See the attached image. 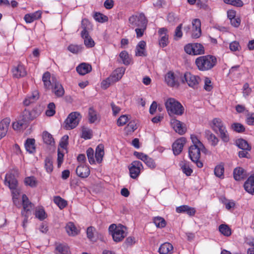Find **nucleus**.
I'll use <instances>...</instances> for the list:
<instances>
[{
    "instance_id": "4",
    "label": "nucleus",
    "mask_w": 254,
    "mask_h": 254,
    "mask_svg": "<svg viewBox=\"0 0 254 254\" xmlns=\"http://www.w3.org/2000/svg\"><path fill=\"white\" fill-rule=\"evenodd\" d=\"M81 119V114L78 112H73L69 114L65 120L64 127L66 129H72L79 124Z\"/></svg>"
},
{
    "instance_id": "27",
    "label": "nucleus",
    "mask_w": 254,
    "mask_h": 254,
    "mask_svg": "<svg viewBox=\"0 0 254 254\" xmlns=\"http://www.w3.org/2000/svg\"><path fill=\"white\" fill-rule=\"evenodd\" d=\"M39 98V92L37 90L34 91L31 95L27 96L24 100L23 104L25 106H29L30 104L35 102Z\"/></svg>"
},
{
    "instance_id": "3",
    "label": "nucleus",
    "mask_w": 254,
    "mask_h": 254,
    "mask_svg": "<svg viewBox=\"0 0 254 254\" xmlns=\"http://www.w3.org/2000/svg\"><path fill=\"white\" fill-rule=\"evenodd\" d=\"M109 232L115 242L122 241L127 236V228L122 224H111L109 227Z\"/></svg>"
},
{
    "instance_id": "1",
    "label": "nucleus",
    "mask_w": 254,
    "mask_h": 254,
    "mask_svg": "<svg viewBox=\"0 0 254 254\" xmlns=\"http://www.w3.org/2000/svg\"><path fill=\"white\" fill-rule=\"evenodd\" d=\"M167 112L170 116H181L185 109L182 104L174 98H168L164 102Z\"/></svg>"
},
{
    "instance_id": "45",
    "label": "nucleus",
    "mask_w": 254,
    "mask_h": 254,
    "mask_svg": "<svg viewBox=\"0 0 254 254\" xmlns=\"http://www.w3.org/2000/svg\"><path fill=\"white\" fill-rule=\"evenodd\" d=\"M54 201L61 209L64 208L67 205V201L59 196L54 198Z\"/></svg>"
},
{
    "instance_id": "28",
    "label": "nucleus",
    "mask_w": 254,
    "mask_h": 254,
    "mask_svg": "<svg viewBox=\"0 0 254 254\" xmlns=\"http://www.w3.org/2000/svg\"><path fill=\"white\" fill-rule=\"evenodd\" d=\"M125 72V68L124 67H119L117 68L110 76L114 82H116L120 80Z\"/></svg>"
},
{
    "instance_id": "34",
    "label": "nucleus",
    "mask_w": 254,
    "mask_h": 254,
    "mask_svg": "<svg viewBox=\"0 0 254 254\" xmlns=\"http://www.w3.org/2000/svg\"><path fill=\"white\" fill-rule=\"evenodd\" d=\"M81 27L83 30L81 32V35H83L89 34L88 32L92 29V26L91 23L87 19H84L81 22Z\"/></svg>"
},
{
    "instance_id": "63",
    "label": "nucleus",
    "mask_w": 254,
    "mask_h": 254,
    "mask_svg": "<svg viewBox=\"0 0 254 254\" xmlns=\"http://www.w3.org/2000/svg\"><path fill=\"white\" fill-rule=\"evenodd\" d=\"M204 88L207 91H211L213 88V84L211 80L208 77H205Z\"/></svg>"
},
{
    "instance_id": "15",
    "label": "nucleus",
    "mask_w": 254,
    "mask_h": 254,
    "mask_svg": "<svg viewBox=\"0 0 254 254\" xmlns=\"http://www.w3.org/2000/svg\"><path fill=\"white\" fill-rule=\"evenodd\" d=\"M167 32L168 30L165 28H160L158 31V33L160 37V39L159 40V45L162 47H165L167 46L169 43Z\"/></svg>"
},
{
    "instance_id": "12",
    "label": "nucleus",
    "mask_w": 254,
    "mask_h": 254,
    "mask_svg": "<svg viewBox=\"0 0 254 254\" xmlns=\"http://www.w3.org/2000/svg\"><path fill=\"white\" fill-rule=\"evenodd\" d=\"M204 147H198L195 146H190L189 148V153L190 159L191 161H196L199 159L200 151H202Z\"/></svg>"
},
{
    "instance_id": "46",
    "label": "nucleus",
    "mask_w": 254,
    "mask_h": 254,
    "mask_svg": "<svg viewBox=\"0 0 254 254\" xmlns=\"http://www.w3.org/2000/svg\"><path fill=\"white\" fill-rule=\"evenodd\" d=\"M35 215L36 217L40 220L45 219L47 216L44 208L42 207H39L36 209Z\"/></svg>"
},
{
    "instance_id": "17",
    "label": "nucleus",
    "mask_w": 254,
    "mask_h": 254,
    "mask_svg": "<svg viewBox=\"0 0 254 254\" xmlns=\"http://www.w3.org/2000/svg\"><path fill=\"white\" fill-rule=\"evenodd\" d=\"M4 184L10 189H14L18 186V182L14 176L11 173L7 174L4 180Z\"/></svg>"
},
{
    "instance_id": "6",
    "label": "nucleus",
    "mask_w": 254,
    "mask_h": 254,
    "mask_svg": "<svg viewBox=\"0 0 254 254\" xmlns=\"http://www.w3.org/2000/svg\"><path fill=\"white\" fill-rule=\"evenodd\" d=\"M130 176L132 179H136L143 169L142 163L138 161H133L128 167Z\"/></svg>"
},
{
    "instance_id": "22",
    "label": "nucleus",
    "mask_w": 254,
    "mask_h": 254,
    "mask_svg": "<svg viewBox=\"0 0 254 254\" xmlns=\"http://www.w3.org/2000/svg\"><path fill=\"white\" fill-rule=\"evenodd\" d=\"M92 70V66L90 64L87 63H82L78 65L76 67L77 72L82 75L90 72Z\"/></svg>"
},
{
    "instance_id": "50",
    "label": "nucleus",
    "mask_w": 254,
    "mask_h": 254,
    "mask_svg": "<svg viewBox=\"0 0 254 254\" xmlns=\"http://www.w3.org/2000/svg\"><path fill=\"white\" fill-rule=\"evenodd\" d=\"M57 254H69V251L67 246L60 244L56 248Z\"/></svg>"
},
{
    "instance_id": "64",
    "label": "nucleus",
    "mask_w": 254,
    "mask_h": 254,
    "mask_svg": "<svg viewBox=\"0 0 254 254\" xmlns=\"http://www.w3.org/2000/svg\"><path fill=\"white\" fill-rule=\"evenodd\" d=\"M95 231V229L92 226L88 227L86 230V234L87 238L92 241L94 239V234Z\"/></svg>"
},
{
    "instance_id": "30",
    "label": "nucleus",
    "mask_w": 254,
    "mask_h": 254,
    "mask_svg": "<svg viewBox=\"0 0 254 254\" xmlns=\"http://www.w3.org/2000/svg\"><path fill=\"white\" fill-rule=\"evenodd\" d=\"M146 43L144 41H140L136 47L135 55L136 56H145Z\"/></svg>"
},
{
    "instance_id": "54",
    "label": "nucleus",
    "mask_w": 254,
    "mask_h": 254,
    "mask_svg": "<svg viewBox=\"0 0 254 254\" xmlns=\"http://www.w3.org/2000/svg\"><path fill=\"white\" fill-rule=\"evenodd\" d=\"M68 136L67 135H64L61 139V141L60 142V147L59 148H60L61 150L63 151H66V147L68 144Z\"/></svg>"
},
{
    "instance_id": "58",
    "label": "nucleus",
    "mask_w": 254,
    "mask_h": 254,
    "mask_svg": "<svg viewBox=\"0 0 254 254\" xmlns=\"http://www.w3.org/2000/svg\"><path fill=\"white\" fill-rule=\"evenodd\" d=\"M94 19L99 22H106L108 20V18L107 16L101 13L96 12L94 15Z\"/></svg>"
},
{
    "instance_id": "49",
    "label": "nucleus",
    "mask_w": 254,
    "mask_h": 254,
    "mask_svg": "<svg viewBox=\"0 0 254 254\" xmlns=\"http://www.w3.org/2000/svg\"><path fill=\"white\" fill-rule=\"evenodd\" d=\"M45 167L48 173H51L53 170V162L52 158L48 157L45 160Z\"/></svg>"
},
{
    "instance_id": "59",
    "label": "nucleus",
    "mask_w": 254,
    "mask_h": 254,
    "mask_svg": "<svg viewBox=\"0 0 254 254\" xmlns=\"http://www.w3.org/2000/svg\"><path fill=\"white\" fill-rule=\"evenodd\" d=\"M115 83L114 80L111 78L110 76L108 77L105 80H104L101 83V87L103 89H107L111 85Z\"/></svg>"
},
{
    "instance_id": "35",
    "label": "nucleus",
    "mask_w": 254,
    "mask_h": 254,
    "mask_svg": "<svg viewBox=\"0 0 254 254\" xmlns=\"http://www.w3.org/2000/svg\"><path fill=\"white\" fill-rule=\"evenodd\" d=\"M213 128L214 130L219 131V132L226 129L225 127L224 126L222 121L219 119H214L212 121Z\"/></svg>"
},
{
    "instance_id": "42",
    "label": "nucleus",
    "mask_w": 254,
    "mask_h": 254,
    "mask_svg": "<svg viewBox=\"0 0 254 254\" xmlns=\"http://www.w3.org/2000/svg\"><path fill=\"white\" fill-rule=\"evenodd\" d=\"M81 36L84 39V43L86 47L87 48H92L94 46L95 42L89 36V34L81 35Z\"/></svg>"
},
{
    "instance_id": "32",
    "label": "nucleus",
    "mask_w": 254,
    "mask_h": 254,
    "mask_svg": "<svg viewBox=\"0 0 254 254\" xmlns=\"http://www.w3.org/2000/svg\"><path fill=\"white\" fill-rule=\"evenodd\" d=\"M53 77L51 76V74L49 72H46L43 74L42 80L46 88L49 89L53 86Z\"/></svg>"
},
{
    "instance_id": "51",
    "label": "nucleus",
    "mask_w": 254,
    "mask_h": 254,
    "mask_svg": "<svg viewBox=\"0 0 254 254\" xmlns=\"http://www.w3.org/2000/svg\"><path fill=\"white\" fill-rule=\"evenodd\" d=\"M82 134L81 137L85 139H90L92 136V131L91 129L85 127H82L81 128Z\"/></svg>"
},
{
    "instance_id": "53",
    "label": "nucleus",
    "mask_w": 254,
    "mask_h": 254,
    "mask_svg": "<svg viewBox=\"0 0 254 254\" xmlns=\"http://www.w3.org/2000/svg\"><path fill=\"white\" fill-rule=\"evenodd\" d=\"M121 103L119 102L111 103L113 115L116 116L121 111Z\"/></svg>"
},
{
    "instance_id": "21",
    "label": "nucleus",
    "mask_w": 254,
    "mask_h": 254,
    "mask_svg": "<svg viewBox=\"0 0 254 254\" xmlns=\"http://www.w3.org/2000/svg\"><path fill=\"white\" fill-rule=\"evenodd\" d=\"M245 190L248 193L254 194V174L249 177L244 185Z\"/></svg>"
},
{
    "instance_id": "47",
    "label": "nucleus",
    "mask_w": 254,
    "mask_h": 254,
    "mask_svg": "<svg viewBox=\"0 0 254 254\" xmlns=\"http://www.w3.org/2000/svg\"><path fill=\"white\" fill-rule=\"evenodd\" d=\"M220 232L224 236L229 237L231 235V229L226 224H221L219 227Z\"/></svg>"
},
{
    "instance_id": "33",
    "label": "nucleus",
    "mask_w": 254,
    "mask_h": 254,
    "mask_svg": "<svg viewBox=\"0 0 254 254\" xmlns=\"http://www.w3.org/2000/svg\"><path fill=\"white\" fill-rule=\"evenodd\" d=\"M12 195V200L14 204L17 207H20V203L18 201V196L20 194V190L18 187H15L14 189H10Z\"/></svg>"
},
{
    "instance_id": "13",
    "label": "nucleus",
    "mask_w": 254,
    "mask_h": 254,
    "mask_svg": "<svg viewBox=\"0 0 254 254\" xmlns=\"http://www.w3.org/2000/svg\"><path fill=\"white\" fill-rule=\"evenodd\" d=\"M22 202L23 210L21 212V214H28L29 212L33 209V204L30 201L25 194H23L22 196Z\"/></svg>"
},
{
    "instance_id": "24",
    "label": "nucleus",
    "mask_w": 254,
    "mask_h": 254,
    "mask_svg": "<svg viewBox=\"0 0 254 254\" xmlns=\"http://www.w3.org/2000/svg\"><path fill=\"white\" fill-rule=\"evenodd\" d=\"M234 178L237 181H241L247 177L246 172L244 169L238 167L233 172Z\"/></svg>"
},
{
    "instance_id": "11",
    "label": "nucleus",
    "mask_w": 254,
    "mask_h": 254,
    "mask_svg": "<svg viewBox=\"0 0 254 254\" xmlns=\"http://www.w3.org/2000/svg\"><path fill=\"white\" fill-rule=\"evenodd\" d=\"M166 83L170 87L178 86L179 82L175 73L172 71H169L165 76Z\"/></svg>"
},
{
    "instance_id": "16",
    "label": "nucleus",
    "mask_w": 254,
    "mask_h": 254,
    "mask_svg": "<svg viewBox=\"0 0 254 254\" xmlns=\"http://www.w3.org/2000/svg\"><path fill=\"white\" fill-rule=\"evenodd\" d=\"M185 143L186 139L184 137H181L175 141L172 145L173 150L175 155H178L182 152Z\"/></svg>"
},
{
    "instance_id": "19",
    "label": "nucleus",
    "mask_w": 254,
    "mask_h": 254,
    "mask_svg": "<svg viewBox=\"0 0 254 254\" xmlns=\"http://www.w3.org/2000/svg\"><path fill=\"white\" fill-rule=\"evenodd\" d=\"M171 125L176 132L180 134L185 133L186 129L183 126V124L179 121L173 119L171 121Z\"/></svg>"
},
{
    "instance_id": "48",
    "label": "nucleus",
    "mask_w": 254,
    "mask_h": 254,
    "mask_svg": "<svg viewBox=\"0 0 254 254\" xmlns=\"http://www.w3.org/2000/svg\"><path fill=\"white\" fill-rule=\"evenodd\" d=\"M153 222L158 228H162L166 226V222L165 219L161 217H155L153 219Z\"/></svg>"
},
{
    "instance_id": "62",
    "label": "nucleus",
    "mask_w": 254,
    "mask_h": 254,
    "mask_svg": "<svg viewBox=\"0 0 254 254\" xmlns=\"http://www.w3.org/2000/svg\"><path fill=\"white\" fill-rule=\"evenodd\" d=\"M147 25H144L142 26H140L139 27H137L135 29V31L136 34V37L138 38H139L143 36L145 31L146 29Z\"/></svg>"
},
{
    "instance_id": "36",
    "label": "nucleus",
    "mask_w": 254,
    "mask_h": 254,
    "mask_svg": "<svg viewBox=\"0 0 254 254\" xmlns=\"http://www.w3.org/2000/svg\"><path fill=\"white\" fill-rule=\"evenodd\" d=\"M95 155L97 162L99 163H101L104 155V147L103 145H99L97 147Z\"/></svg>"
},
{
    "instance_id": "41",
    "label": "nucleus",
    "mask_w": 254,
    "mask_h": 254,
    "mask_svg": "<svg viewBox=\"0 0 254 254\" xmlns=\"http://www.w3.org/2000/svg\"><path fill=\"white\" fill-rule=\"evenodd\" d=\"M193 48V55H201L204 53L203 46L199 43L192 44Z\"/></svg>"
},
{
    "instance_id": "20",
    "label": "nucleus",
    "mask_w": 254,
    "mask_h": 254,
    "mask_svg": "<svg viewBox=\"0 0 254 254\" xmlns=\"http://www.w3.org/2000/svg\"><path fill=\"white\" fill-rule=\"evenodd\" d=\"M65 230L67 234L70 236H76L80 231V230L77 228L74 224L71 222H69L66 224Z\"/></svg>"
},
{
    "instance_id": "10",
    "label": "nucleus",
    "mask_w": 254,
    "mask_h": 254,
    "mask_svg": "<svg viewBox=\"0 0 254 254\" xmlns=\"http://www.w3.org/2000/svg\"><path fill=\"white\" fill-rule=\"evenodd\" d=\"M192 38H199L201 34L200 20L197 18L194 19L192 21Z\"/></svg>"
},
{
    "instance_id": "31",
    "label": "nucleus",
    "mask_w": 254,
    "mask_h": 254,
    "mask_svg": "<svg viewBox=\"0 0 254 254\" xmlns=\"http://www.w3.org/2000/svg\"><path fill=\"white\" fill-rule=\"evenodd\" d=\"M176 211L178 213L186 212L190 216H193L195 214V210L194 208L190 207L188 205H182L176 208Z\"/></svg>"
},
{
    "instance_id": "2",
    "label": "nucleus",
    "mask_w": 254,
    "mask_h": 254,
    "mask_svg": "<svg viewBox=\"0 0 254 254\" xmlns=\"http://www.w3.org/2000/svg\"><path fill=\"white\" fill-rule=\"evenodd\" d=\"M217 63L216 58L212 55L202 56L196 59L195 64L200 71H206L213 68Z\"/></svg>"
},
{
    "instance_id": "5",
    "label": "nucleus",
    "mask_w": 254,
    "mask_h": 254,
    "mask_svg": "<svg viewBox=\"0 0 254 254\" xmlns=\"http://www.w3.org/2000/svg\"><path fill=\"white\" fill-rule=\"evenodd\" d=\"M128 21L133 27H137L147 25L148 22L146 17L142 13L131 15L129 17Z\"/></svg>"
},
{
    "instance_id": "26",
    "label": "nucleus",
    "mask_w": 254,
    "mask_h": 254,
    "mask_svg": "<svg viewBox=\"0 0 254 254\" xmlns=\"http://www.w3.org/2000/svg\"><path fill=\"white\" fill-rule=\"evenodd\" d=\"M88 118L90 123L93 124L96 122L99 121L100 117L98 113L93 108L89 109L88 113Z\"/></svg>"
},
{
    "instance_id": "25",
    "label": "nucleus",
    "mask_w": 254,
    "mask_h": 254,
    "mask_svg": "<svg viewBox=\"0 0 254 254\" xmlns=\"http://www.w3.org/2000/svg\"><path fill=\"white\" fill-rule=\"evenodd\" d=\"M13 72L14 76L17 78L25 76L27 74V71L25 67L21 64H19L14 68Z\"/></svg>"
},
{
    "instance_id": "56",
    "label": "nucleus",
    "mask_w": 254,
    "mask_h": 254,
    "mask_svg": "<svg viewBox=\"0 0 254 254\" xmlns=\"http://www.w3.org/2000/svg\"><path fill=\"white\" fill-rule=\"evenodd\" d=\"M129 121L128 116L124 115L121 116L117 120V125L119 127L125 125Z\"/></svg>"
},
{
    "instance_id": "14",
    "label": "nucleus",
    "mask_w": 254,
    "mask_h": 254,
    "mask_svg": "<svg viewBox=\"0 0 254 254\" xmlns=\"http://www.w3.org/2000/svg\"><path fill=\"white\" fill-rule=\"evenodd\" d=\"M76 173L80 178H86L90 175V170L85 164H79L76 168Z\"/></svg>"
},
{
    "instance_id": "9",
    "label": "nucleus",
    "mask_w": 254,
    "mask_h": 254,
    "mask_svg": "<svg viewBox=\"0 0 254 254\" xmlns=\"http://www.w3.org/2000/svg\"><path fill=\"white\" fill-rule=\"evenodd\" d=\"M53 86L51 87L52 92L58 97H62L64 94V90L62 85L57 81L55 77L52 78Z\"/></svg>"
},
{
    "instance_id": "60",
    "label": "nucleus",
    "mask_w": 254,
    "mask_h": 254,
    "mask_svg": "<svg viewBox=\"0 0 254 254\" xmlns=\"http://www.w3.org/2000/svg\"><path fill=\"white\" fill-rule=\"evenodd\" d=\"M87 156L89 160V162L91 164L95 163L94 160V152L92 148H89L86 151Z\"/></svg>"
},
{
    "instance_id": "18",
    "label": "nucleus",
    "mask_w": 254,
    "mask_h": 254,
    "mask_svg": "<svg viewBox=\"0 0 254 254\" xmlns=\"http://www.w3.org/2000/svg\"><path fill=\"white\" fill-rule=\"evenodd\" d=\"M10 123V120L7 118L0 122V139L6 135Z\"/></svg>"
},
{
    "instance_id": "40",
    "label": "nucleus",
    "mask_w": 254,
    "mask_h": 254,
    "mask_svg": "<svg viewBox=\"0 0 254 254\" xmlns=\"http://www.w3.org/2000/svg\"><path fill=\"white\" fill-rule=\"evenodd\" d=\"M27 125V123L22 119V116H20V119L18 121L13 123L12 127L14 130H19Z\"/></svg>"
},
{
    "instance_id": "7",
    "label": "nucleus",
    "mask_w": 254,
    "mask_h": 254,
    "mask_svg": "<svg viewBox=\"0 0 254 254\" xmlns=\"http://www.w3.org/2000/svg\"><path fill=\"white\" fill-rule=\"evenodd\" d=\"M185 77L189 86L193 88L198 87L201 80L199 76L187 72L185 73Z\"/></svg>"
},
{
    "instance_id": "52",
    "label": "nucleus",
    "mask_w": 254,
    "mask_h": 254,
    "mask_svg": "<svg viewBox=\"0 0 254 254\" xmlns=\"http://www.w3.org/2000/svg\"><path fill=\"white\" fill-rule=\"evenodd\" d=\"M24 183L26 186L35 187L37 185V181L34 177H28L25 178Z\"/></svg>"
},
{
    "instance_id": "23",
    "label": "nucleus",
    "mask_w": 254,
    "mask_h": 254,
    "mask_svg": "<svg viewBox=\"0 0 254 254\" xmlns=\"http://www.w3.org/2000/svg\"><path fill=\"white\" fill-rule=\"evenodd\" d=\"M173 249L172 244L169 243H164L160 246L158 252L160 254H172Z\"/></svg>"
},
{
    "instance_id": "39",
    "label": "nucleus",
    "mask_w": 254,
    "mask_h": 254,
    "mask_svg": "<svg viewBox=\"0 0 254 254\" xmlns=\"http://www.w3.org/2000/svg\"><path fill=\"white\" fill-rule=\"evenodd\" d=\"M237 145L242 150H251V146L248 142L243 139H239L236 141Z\"/></svg>"
},
{
    "instance_id": "44",
    "label": "nucleus",
    "mask_w": 254,
    "mask_h": 254,
    "mask_svg": "<svg viewBox=\"0 0 254 254\" xmlns=\"http://www.w3.org/2000/svg\"><path fill=\"white\" fill-rule=\"evenodd\" d=\"M224 164L221 163L217 165L214 169V174L215 176L220 178H224Z\"/></svg>"
},
{
    "instance_id": "29",
    "label": "nucleus",
    "mask_w": 254,
    "mask_h": 254,
    "mask_svg": "<svg viewBox=\"0 0 254 254\" xmlns=\"http://www.w3.org/2000/svg\"><path fill=\"white\" fill-rule=\"evenodd\" d=\"M42 12L37 11L33 13L26 14L24 16V20L27 23H31L35 20L38 19L41 17Z\"/></svg>"
},
{
    "instance_id": "61",
    "label": "nucleus",
    "mask_w": 254,
    "mask_h": 254,
    "mask_svg": "<svg viewBox=\"0 0 254 254\" xmlns=\"http://www.w3.org/2000/svg\"><path fill=\"white\" fill-rule=\"evenodd\" d=\"M55 105L54 103H50L48 106V109L46 112L47 116L51 117L55 114Z\"/></svg>"
},
{
    "instance_id": "38",
    "label": "nucleus",
    "mask_w": 254,
    "mask_h": 254,
    "mask_svg": "<svg viewBox=\"0 0 254 254\" xmlns=\"http://www.w3.org/2000/svg\"><path fill=\"white\" fill-rule=\"evenodd\" d=\"M35 141L34 139H27L25 146L27 151L30 153H33L35 151Z\"/></svg>"
},
{
    "instance_id": "37",
    "label": "nucleus",
    "mask_w": 254,
    "mask_h": 254,
    "mask_svg": "<svg viewBox=\"0 0 254 254\" xmlns=\"http://www.w3.org/2000/svg\"><path fill=\"white\" fill-rule=\"evenodd\" d=\"M43 139L44 142L50 145H54L55 141L52 135L47 131H44L43 133Z\"/></svg>"
},
{
    "instance_id": "55",
    "label": "nucleus",
    "mask_w": 254,
    "mask_h": 254,
    "mask_svg": "<svg viewBox=\"0 0 254 254\" xmlns=\"http://www.w3.org/2000/svg\"><path fill=\"white\" fill-rule=\"evenodd\" d=\"M137 129V125L134 122H130L125 128V130L127 134H130L133 132L135 129Z\"/></svg>"
},
{
    "instance_id": "8",
    "label": "nucleus",
    "mask_w": 254,
    "mask_h": 254,
    "mask_svg": "<svg viewBox=\"0 0 254 254\" xmlns=\"http://www.w3.org/2000/svg\"><path fill=\"white\" fill-rule=\"evenodd\" d=\"M40 113L36 110L33 109L31 111L25 110L21 116L24 121L28 124L29 123L37 118Z\"/></svg>"
},
{
    "instance_id": "57",
    "label": "nucleus",
    "mask_w": 254,
    "mask_h": 254,
    "mask_svg": "<svg viewBox=\"0 0 254 254\" xmlns=\"http://www.w3.org/2000/svg\"><path fill=\"white\" fill-rule=\"evenodd\" d=\"M68 50L73 54H77L81 52L82 47L81 45L71 44L68 47Z\"/></svg>"
},
{
    "instance_id": "43",
    "label": "nucleus",
    "mask_w": 254,
    "mask_h": 254,
    "mask_svg": "<svg viewBox=\"0 0 254 254\" xmlns=\"http://www.w3.org/2000/svg\"><path fill=\"white\" fill-rule=\"evenodd\" d=\"M119 56L124 64L126 65L129 64L132 62L131 59L130 58L127 52L126 51H122L120 54Z\"/></svg>"
}]
</instances>
